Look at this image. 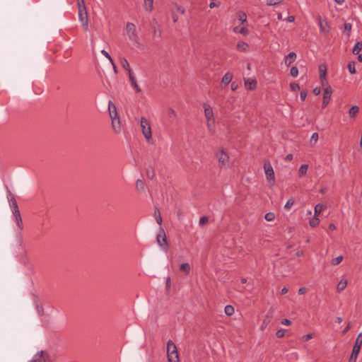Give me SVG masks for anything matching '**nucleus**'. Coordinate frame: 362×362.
I'll list each match as a JSON object with an SVG mask.
<instances>
[{
	"label": "nucleus",
	"instance_id": "55",
	"mask_svg": "<svg viewBox=\"0 0 362 362\" xmlns=\"http://www.w3.org/2000/svg\"><path fill=\"white\" fill-rule=\"evenodd\" d=\"M351 24L349 23H346L344 24V30L347 31H350L351 30Z\"/></svg>",
	"mask_w": 362,
	"mask_h": 362
},
{
	"label": "nucleus",
	"instance_id": "12",
	"mask_svg": "<svg viewBox=\"0 0 362 362\" xmlns=\"http://www.w3.org/2000/svg\"><path fill=\"white\" fill-rule=\"evenodd\" d=\"M204 111V117L206 120L214 119L213 109L211 105L208 103L203 104Z\"/></svg>",
	"mask_w": 362,
	"mask_h": 362
},
{
	"label": "nucleus",
	"instance_id": "42",
	"mask_svg": "<svg viewBox=\"0 0 362 362\" xmlns=\"http://www.w3.org/2000/svg\"><path fill=\"white\" fill-rule=\"evenodd\" d=\"M343 259V256L340 255V256H338L336 258L333 259L332 261V264L333 265H337L339 264V263H341V262L342 261Z\"/></svg>",
	"mask_w": 362,
	"mask_h": 362
},
{
	"label": "nucleus",
	"instance_id": "27",
	"mask_svg": "<svg viewBox=\"0 0 362 362\" xmlns=\"http://www.w3.org/2000/svg\"><path fill=\"white\" fill-rule=\"evenodd\" d=\"M238 18L240 21V23L242 25H247V16L245 13L244 12H239L238 13Z\"/></svg>",
	"mask_w": 362,
	"mask_h": 362
},
{
	"label": "nucleus",
	"instance_id": "56",
	"mask_svg": "<svg viewBox=\"0 0 362 362\" xmlns=\"http://www.w3.org/2000/svg\"><path fill=\"white\" fill-rule=\"evenodd\" d=\"M320 93H321V89H320V88L316 87V88H314V90H313V93H314L315 95H320Z\"/></svg>",
	"mask_w": 362,
	"mask_h": 362
},
{
	"label": "nucleus",
	"instance_id": "47",
	"mask_svg": "<svg viewBox=\"0 0 362 362\" xmlns=\"http://www.w3.org/2000/svg\"><path fill=\"white\" fill-rule=\"evenodd\" d=\"M209 221L208 217L206 216H202L199 219V226H203L204 225L206 224Z\"/></svg>",
	"mask_w": 362,
	"mask_h": 362
},
{
	"label": "nucleus",
	"instance_id": "2",
	"mask_svg": "<svg viewBox=\"0 0 362 362\" xmlns=\"http://www.w3.org/2000/svg\"><path fill=\"white\" fill-rule=\"evenodd\" d=\"M167 356L169 362H180L177 349L173 341H168L167 344Z\"/></svg>",
	"mask_w": 362,
	"mask_h": 362
},
{
	"label": "nucleus",
	"instance_id": "60",
	"mask_svg": "<svg viewBox=\"0 0 362 362\" xmlns=\"http://www.w3.org/2000/svg\"><path fill=\"white\" fill-rule=\"evenodd\" d=\"M281 323L284 325H290L291 322V320H288V319H284L282 321H281Z\"/></svg>",
	"mask_w": 362,
	"mask_h": 362
},
{
	"label": "nucleus",
	"instance_id": "15",
	"mask_svg": "<svg viewBox=\"0 0 362 362\" xmlns=\"http://www.w3.org/2000/svg\"><path fill=\"white\" fill-rule=\"evenodd\" d=\"M257 81L255 79H245V86L246 89L252 90L256 88L257 87Z\"/></svg>",
	"mask_w": 362,
	"mask_h": 362
},
{
	"label": "nucleus",
	"instance_id": "39",
	"mask_svg": "<svg viewBox=\"0 0 362 362\" xmlns=\"http://www.w3.org/2000/svg\"><path fill=\"white\" fill-rule=\"evenodd\" d=\"M320 223V219L317 216H315L311 220H310L309 224L311 227H315L317 226Z\"/></svg>",
	"mask_w": 362,
	"mask_h": 362
},
{
	"label": "nucleus",
	"instance_id": "53",
	"mask_svg": "<svg viewBox=\"0 0 362 362\" xmlns=\"http://www.w3.org/2000/svg\"><path fill=\"white\" fill-rule=\"evenodd\" d=\"M308 289L306 287H300L298 291V293L300 294V295H303L305 294L306 292H307Z\"/></svg>",
	"mask_w": 362,
	"mask_h": 362
},
{
	"label": "nucleus",
	"instance_id": "37",
	"mask_svg": "<svg viewBox=\"0 0 362 362\" xmlns=\"http://www.w3.org/2000/svg\"><path fill=\"white\" fill-rule=\"evenodd\" d=\"M324 209V206L322 204H317L315 206V216H318V215L322 212Z\"/></svg>",
	"mask_w": 362,
	"mask_h": 362
},
{
	"label": "nucleus",
	"instance_id": "6",
	"mask_svg": "<svg viewBox=\"0 0 362 362\" xmlns=\"http://www.w3.org/2000/svg\"><path fill=\"white\" fill-rule=\"evenodd\" d=\"M216 158L218 159V165L220 168H223L228 165L229 157L223 150L221 149L217 152Z\"/></svg>",
	"mask_w": 362,
	"mask_h": 362
},
{
	"label": "nucleus",
	"instance_id": "4",
	"mask_svg": "<svg viewBox=\"0 0 362 362\" xmlns=\"http://www.w3.org/2000/svg\"><path fill=\"white\" fill-rule=\"evenodd\" d=\"M264 170L268 182L271 187H273L275 185V175L274 169L269 161L264 163Z\"/></svg>",
	"mask_w": 362,
	"mask_h": 362
},
{
	"label": "nucleus",
	"instance_id": "51",
	"mask_svg": "<svg viewBox=\"0 0 362 362\" xmlns=\"http://www.w3.org/2000/svg\"><path fill=\"white\" fill-rule=\"evenodd\" d=\"M316 337L315 333H309L303 336V339H311L313 338Z\"/></svg>",
	"mask_w": 362,
	"mask_h": 362
},
{
	"label": "nucleus",
	"instance_id": "45",
	"mask_svg": "<svg viewBox=\"0 0 362 362\" xmlns=\"http://www.w3.org/2000/svg\"><path fill=\"white\" fill-rule=\"evenodd\" d=\"M290 74L292 76L296 77L298 74V69L296 66H292L290 70Z\"/></svg>",
	"mask_w": 362,
	"mask_h": 362
},
{
	"label": "nucleus",
	"instance_id": "57",
	"mask_svg": "<svg viewBox=\"0 0 362 362\" xmlns=\"http://www.w3.org/2000/svg\"><path fill=\"white\" fill-rule=\"evenodd\" d=\"M351 322H349L346 327L344 328V329L342 331V334H344L348 332V330L351 328Z\"/></svg>",
	"mask_w": 362,
	"mask_h": 362
},
{
	"label": "nucleus",
	"instance_id": "61",
	"mask_svg": "<svg viewBox=\"0 0 362 362\" xmlns=\"http://www.w3.org/2000/svg\"><path fill=\"white\" fill-rule=\"evenodd\" d=\"M176 7H177V11L180 12L182 14L185 13V8L180 7V6H176Z\"/></svg>",
	"mask_w": 362,
	"mask_h": 362
},
{
	"label": "nucleus",
	"instance_id": "63",
	"mask_svg": "<svg viewBox=\"0 0 362 362\" xmlns=\"http://www.w3.org/2000/svg\"><path fill=\"white\" fill-rule=\"evenodd\" d=\"M287 20L288 21L292 23L295 21V17L293 16H289L288 18H287Z\"/></svg>",
	"mask_w": 362,
	"mask_h": 362
},
{
	"label": "nucleus",
	"instance_id": "48",
	"mask_svg": "<svg viewBox=\"0 0 362 362\" xmlns=\"http://www.w3.org/2000/svg\"><path fill=\"white\" fill-rule=\"evenodd\" d=\"M290 88L293 91H296V90H298L300 89V86L296 83H291L290 84Z\"/></svg>",
	"mask_w": 362,
	"mask_h": 362
},
{
	"label": "nucleus",
	"instance_id": "44",
	"mask_svg": "<svg viewBox=\"0 0 362 362\" xmlns=\"http://www.w3.org/2000/svg\"><path fill=\"white\" fill-rule=\"evenodd\" d=\"M155 214H156V222L158 223V224H159L160 226L162 224V218H161L160 214L158 209L155 211Z\"/></svg>",
	"mask_w": 362,
	"mask_h": 362
},
{
	"label": "nucleus",
	"instance_id": "5",
	"mask_svg": "<svg viewBox=\"0 0 362 362\" xmlns=\"http://www.w3.org/2000/svg\"><path fill=\"white\" fill-rule=\"evenodd\" d=\"M126 34L129 39L132 42H137L139 40L136 32V26L134 23L128 22L125 28Z\"/></svg>",
	"mask_w": 362,
	"mask_h": 362
},
{
	"label": "nucleus",
	"instance_id": "52",
	"mask_svg": "<svg viewBox=\"0 0 362 362\" xmlns=\"http://www.w3.org/2000/svg\"><path fill=\"white\" fill-rule=\"evenodd\" d=\"M284 334H285V330L284 329H279L276 332V336L278 337V338H282L284 337Z\"/></svg>",
	"mask_w": 362,
	"mask_h": 362
},
{
	"label": "nucleus",
	"instance_id": "40",
	"mask_svg": "<svg viewBox=\"0 0 362 362\" xmlns=\"http://www.w3.org/2000/svg\"><path fill=\"white\" fill-rule=\"evenodd\" d=\"M264 218L267 221H272L275 218V215L272 212H269L265 214Z\"/></svg>",
	"mask_w": 362,
	"mask_h": 362
},
{
	"label": "nucleus",
	"instance_id": "31",
	"mask_svg": "<svg viewBox=\"0 0 362 362\" xmlns=\"http://www.w3.org/2000/svg\"><path fill=\"white\" fill-rule=\"evenodd\" d=\"M320 76L321 78H325L327 67L325 64H320L319 66Z\"/></svg>",
	"mask_w": 362,
	"mask_h": 362
},
{
	"label": "nucleus",
	"instance_id": "36",
	"mask_svg": "<svg viewBox=\"0 0 362 362\" xmlns=\"http://www.w3.org/2000/svg\"><path fill=\"white\" fill-rule=\"evenodd\" d=\"M358 112V107L356 105L352 106L349 111V114L351 117H355Z\"/></svg>",
	"mask_w": 362,
	"mask_h": 362
},
{
	"label": "nucleus",
	"instance_id": "23",
	"mask_svg": "<svg viewBox=\"0 0 362 362\" xmlns=\"http://www.w3.org/2000/svg\"><path fill=\"white\" fill-rule=\"evenodd\" d=\"M233 79V75L230 73H226L222 78L221 82L226 86L228 85Z\"/></svg>",
	"mask_w": 362,
	"mask_h": 362
},
{
	"label": "nucleus",
	"instance_id": "26",
	"mask_svg": "<svg viewBox=\"0 0 362 362\" xmlns=\"http://www.w3.org/2000/svg\"><path fill=\"white\" fill-rule=\"evenodd\" d=\"M308 169V164L301 165L298 169V175L300 177H303V176L305 175L307 173Z\"/></svg>",
	"mask_w": 362,
	"mask_h": 362
},
{
	"label": "nucleus",
	"instance_id": "9",
	"mask_svg": "<svg viewBox=\"0 0 362 362\" xmlns=\"http://www.w3.org/2000/svg\"><path fill=\"white\" fill-rule=\"evenodd\" d=\"M332 88L328 86L324 89L323 99H322V107H325L329 103L332 98Z\"/></svg>",
	"mask_w": 362,
	"mask_h": 362
},
{
	"label": "nucleus",
	"instance_id": "33",
	"mask_svg": "<svg viewBox=\"0 0 362 362\" xmlns=\"http://www.w3.org/2000/svg\"><path fill=\"white\" fill-rule=\"evenodd\" d=\"M180 269L181 271L184 272L186 274H188L190 272V266L188 263L182 264L180 267Z\"/></svg>",
	"mask_w": 362,
	"mask_h": 362
},
{
	"label": "nucleus",
	"instance_id": "35",
	"mask_svg": "<svg viewBox=\"0 0 362 362\" xmlns=\"http://www.w3.org/2000/svg\"><path fill=\"white\" fill-rule=\"evenodd\" d=\"M224 311L227 315L231 316L234 313V308L232 305H228L225 307Z\"/></svg>",
	"mask_w": 362,
	"mask_h": 362
},
{
	"label": "nucleus",
	"instance_id": "17",
	"mask_svg": "<svg viewBox=\"0 0 362 362\" xmlns=\"http://www.w3.org/2000/svg\"><path fill=\"white\" fill-rule=\"evenodd\" d=\"M272 317H273L272 311H269L267 313V315H266V316H265V317H264V320L262 322V324L261 325V329H265L269 325V323L272 321Z\"/></svg>",
	"mask_w": 362,
	"mask_h": 362
},
{
	"label": "nucleus",
	"instance_id": "59",
	"mask_svg": "<svg viewBox=\"0 0 362 362\" xmlns=\"http://www.w3.org/2000/svg\"><path fill=\"white\" fill-rule=\"evenodd\" d=\"M219 5H220V3H219V2H218V3H216V2H211V3L209 4V8H214V7H217V6H218Z\"/></svg>",
	"mask_w": 362,
	"mask_h": 362
},
{
	"label": "nucleus",
	"instance_id": "20",
	"mask_svg": "<svg viewBox=\"0 0 362 362\" xmlns=\"http://www.w3.org/2000/svg\"><path fill=\"white\" fill-rule=\"evenodd\" d=\"M9 203H10V206L12 209V212H13V214H16V211L17 213H19L20 211H19V209H18V204H17V202L16 200L15 199V198L13 197H12L10 199H9Z\"/></svg>",
	"mask_w": 362,
	"mask_h": 362
},
{
	"label": "nucleus",
	"instance_id": "1",
	"mask_svg": "<svg viewBox=\"0 0 362 362\" xmlns=\"http://www.w3.org/2000/svg\"><path fill=\"white\" fill-rule=\"evenodd\" d=\"M109 115L112 119V127L116 134L121 132V122L118 117L117 108L112 101L108 103Z\"/></svg>",
	"mask_w": 362,
	"mask_h": 362
},
{
	"label": "nucleus",
	"instance_id": "25",
	"mask_svg": "<svg viewBox=\"0 0 362 362\" xmlns=\"http://www.w3.org/2000/svg\"><path fill=\"white\" fill-rule=\"evenodd\" d=\"M120 64L123 69L127 70L129 73V70H132L128 61L124 57H120Z\"/></svg>",
	"mask_w": 362,
	"mask_h": 362
},
{
	"label": "nucleus",
	"instance_id": "14",
	"mask_svg": "<svg viewBox=\"0 0 362 362\" xmlns=\"http://www.w3.org/2000/svg\"><path fill=\"white\" fill-rule=\"evenodd\" d=\"M128 74H129V78L131 82V84L133 86V88H134L135 91L136 93H140L141 91V90L136 82V78L134 75L132 70H129V73H128Z\"/></svg>",
	"mask_w": 362,
	"mask_h": 362
},
{
	"label": "nucleus",
	"instance_id": "21",
	"mask_svg": "<svg viewBox=\"0 0 362 362\" xmlns=\"http://www.w3.org/2000/svg\"><path fill=\"white\" fill-rule=\"evenodd\" d=\"M13 216L15 217L16 222L18 228H19V230H23V221H22V218H21V213L20 212L17 213L16 211V214H13Z\"/></svg>",
	"mask_w": 362,
	"mask_h": 362
},
{
	"label": "nucleus",
	"instance_id": "28",
	"mask_svg": "<svg viewBox=\"0 0 362 362\" xmlns=\"http://www.w3.org/2000/svg\"><path fill=\"white\" fill-rule=\"evenodd\" d=\"M347 286V281L345 280V279H341L339 283H338V285H337V290L338 292H341V291H343L344 289H345V288Z\"/></svg>",
	"mask_w": 362,
	"mask_h": 362
},
{
	"label": "nucleus",
	"instance_id": "7",
	"mask_svg": "<svg viewBox=\"0 0 362 362\" xmlns=\"http://www.w3.org/2000/svg\"><path fill=\"white\" fill-rule=\"evenodd\" d=\"M78 18L81 21L82 26L84 30H88V16L86 8L84 10L81 9L78 10Z\"/></svg>",
	"mask_w": 362,
	"mask_h": 362
},
{
	"label": "nucleus",
	"instance_id": "46",
	"mask_svg": "<svg viewBox=\"0 0 362 362\" xmlns=\"http://www.w3.org/2000/svg\"><path fill=\"white\" fill-rule=\"evenodd\" d=\"M294 202H295L292 198L289 199L285 204V209H290L291 206L294 204Z\"/></svg>",
	"mask_w": 362,
	"mask_h": 362
},
{
	"label": "nucleus",
	"instance_id": "30",
	"mask_svg": "<svg viewBox=\"0 0 362 362\" xmlns=\"http://www.w3.org/2000/svg\"><path fill=\"white\" fill-rule=\"evenodd\" d=\"M361 49H362V42H358L355 44L354 47L352 49V53L354 54H358Z\"/></svg>",
	"mask_w": 362,
	"mask_h": 362
},
{
	"label": "nucleus",
	"instance_id": "24",
	"mask_svg": "<svg viewBox=\"0 0 362 362\" xmlns=\"http://www.w3.org/2000/svg\"><path fill=\"white\" fill-rule=\"evenodd\" d=\"M136 189L141 192H144L145 191V184L143 180L139 179L136 180Z\"/></svg>",
	"mask_w": 362,
	"mask_h": 362
},
{
	"label": "nucleus",
	"instance_id": "50",
	"mask_svg": "<svg viewBox=\"0 0 362 362\" xmlns=\"http://www.w3.org/2000/svg\"><path fill=\"white\" fill-rule=\"evenodd\" d=\"M101 53L103 55H104L107 59H108V60L110 61V63H112V59L111 57V56L109 54V53L107 52H106L105 49H103L101 51Z\"/></svg>",
	"mask_w": 362,
	"mask_h": 362
},
{
	"label": "nucleus",
	"instance_id": "8",
	"mask_svg": "<svg viewBox=\"0 0 362 362\" xmlns=\"http://www.w3.org/2000/svg\"><path fill=\"white\" fill-rule=\"evenodd\" d=\"M362 346V341H356L349 362H356Z\"/></svg>",
	"mask_w": 362,
	"mask_h": 362
},
{
	"label": "nucleus",
	"instance_id": "16",
	"mask_svg": "<svg viewBox=\"0 0 362 362\" xmlns=\"http://www.w3.org/2000/svg\"><path fill=\"white\" fill-rule=\"evenodd\" d=\"M247 25H244L243 26H235L233 28V32L235 33L241 34L244 36L247 35L249 33V30L247 29Z\"/></svg>",
	"mask_w": 362,
	"mask_h": 362
},
{
	"label": "nucleus",
	"instance_id": "58",
	"mask_svg": "<svg viewBox=\"0 0 362 362\" xmlns=\"http://www.w3.org/2000/svg\"><path fill=\"white\" fill-rule=\"evenodd\" d=\"M307 93L305 90H302L300 92V98L302 100H304L306 98Z\"/></svg>",
	"mask_w": 362,
	"mask_h": 362
},
{
	"label": "nucleus",
	"instance_id": "22",
	"mask_svg": "<svg viewBox=\"0 0 362 362\" xmlns=\"http://www.w3.org/2000/svg\"><path fill=\"white\" fill-rule=\"evenodd\" d=\"M236 47L238 51L247 52L248 49V45L243 41H240L238 42Z\"/></svg>",
	"mask_w": 362,
	"mask_h": 362
},
{
	"label": "nucleus",
	"instance_id": "49",
	"mask_svg": "<svg viewBox=\"0 0 362 362\" xmlns=\"http://www.w3.org/2000/svg\"><path fill=\"white\" fill-rule=\"evenodd\" d=\"M317 139H318V134L316 132L313 133L310 138V142L311 143L313 142V144H315L317 142Z\"/></svg>",
	"mask_w": 362,
	"mask_h": 362
},
{
	"label": "nucleus",
	"instance_id": "13",
	"mask_svg": "<svg viewBox=\"0 0 362 362\" xmlns=\"http://www.w3.org/2000/svg\"><path fill=\"white\" fill-rule=\"evenodd\" d=\"M31 362H49L47 354L44 351L37 353Z\"/></svg>",
	"mask_w": 362,
	"mask_h": 362
},
{
	"label": "nucleus",
	"instance_id": "62",
	"mask_svg": "<svg viewBox=\"0 0 362 362\" xmlns=\"http://www.w3.org/2000/svg\"><path fill=\"white\" fill-rule=\"evenodd\" d=\"M292 159H293V154H291V153L288 154L285 158V160H288V161L291 160Z\"/></svg>",
	"mask_w": 362,
	"mask_h": 362
},
{
	"label": "nucleus",
	"instance_id": "32",
	"mask_svg": "<svg viewBox=\"0 0 362 362\" xmlns=\"http://www.w3.org/2000/svg\"><path fill=\"white\" fill-rule=\"evenodd\" d=\"M156 175L155 170L153 167H148L146 169V176L148 178L153 180Z\"/></svg>",
	"mask_w": 362,
	"mask_h": 362
},
{
	"label": "nucleus",
	"instance_id": "64",
	"mask_svg": "<svg viewBox=\"0 0 362 362\" xmlns=\"http://www.w3.org/2000/svg\"><path fill=\"white\" fill-rule=\"evenodd\" d=\"M328 228H329V230H335V229H336V226H335V225H334V223H330V224L329 225V227H328Z\"/></svg>",
	"mask_w": 362,
	"mask_h": 362
},
{
	"label": "nucleus",
	"instance_id": "38",
	"mask_svg": "<svg viewBox=\"0 0 362 362\" xmlns=\"http://www.w3.org/2000/svg\"><path fill=\"white\" fill-rule=\"evenodd\" d=\"M348 69L351 74H355L356 70V62H350L348 64Z\"/></svg>",
	"mask_w": 362,
	"mask_h": 362
},
{
	"label": "nucleus",
	"instance_id": "43",
	"mask_svg": "<svg viewBox=\"0 0 362 362\" xmlns=\"http://www.w3.org/2000/svg\"><path fill=\"white\" fill-rule=\"evenodd\" d=\"M78 10L86 8L84 0H77Z\"/></svg>",
	"mask_w": 362,
	"mask_h": 362
},
{
	"label": "nucleus",
	"instance_id": "10",
	"mask_svg": "<svg viewBox=\"0 0 362 362\" xmlns=\"http://www.w3.org/2000/svg\"><path fill=\"white\" fill-rule=\"evenodd\" d=\"M318 24L321 33H322L325 35H327L329 33L330 28L326 19H323L321 17H319Z\"/></svg>",
	"mask_w": 362,
	"mask_h": 362
},
{
	"label": "nucleus",
	"instance_id": "29",
	"mask_svg": "<svg viewBox=\"0 0 362 362\" xmlns=\"http://www.w3.org/2000/svg\"><path fill=\"white\" fill-rule=\"evenodd\" d=\"M145 9L151 12L153 10V0H144Z\"/></svg>",
	"mask_w": 362,
	"mask_h": 362
},
{
	"label": "nucleus",
	"instance_id": "18",
	"mask_svg": "<svg viewBox=\"0 0 362 362\" xmlns=\"http://www.w3.org/2000/svg\"><path fill=\"white\" fill-rule=\"evenodd\" d=\"M296 59V54L294 52H290L284 58V63L286 66H289Z\"/></svg>",
	"mask_w": 362,
	"mask_h": 362
},
{
	"label": "nucleus",
	"instance_id": "34",
	"mask_svg": "<svg viewBox=\"0 0 362 362\" xmlns=\"http://www.w3.org/2000/svg\"><path fill=\"white\" fill-rule=\"evenodd\" d=\"M167 114L168 117L171 119H175L177 118V113L173 108H168Z\"/></svg>",
	"mask_w": 362,
	"mask_h": 362
},
{
	"label": "nucleus",
	"instance_id": "11",
	"mask_svg": "<svg viewBox=\"0 0 362 362\" xmlns=\"http://www.w3.org/2000/svg\"><path fill=\"white\" fill-rule=\"evenodd\" d=\"M157 243L159 246L163 247V243L168 247V243L167 241L165 233L163 228H160L156 237Z\"/></svg>",
	"mask_w": 362,
	"mask_h": 362
},
{
	"label": "nucleus",
	"instance_id": "3",
	"mask_svg": "<svg viewBox=\"0 0 362 362\" xmlns=\"http://www.w3.org/2000/svg\"><path fill=\"white\" fill-rule=\"evenodd\" d=\"M140 125L144 138L147 141L150 142L152 140V132L149 122L145 117H142L141 118Z\"/></svg>",
	"mask_w": 362,
	"mask_h": 362
},
{
	"label": "nucleus",
	"instance_id": "54",
	"mask_svg": "<svg viewBox=\"0 0 362 362\" xmlns=\"http://www.w3.org/2000/svg\"><path fill=\"white\" fill-rule=\"evenodd\" d=\"M153 35L155 36H157L158 37H160L161 36V30H157L156 28H153Z\"/></svg>",
	"mask_w": 362,
	"mask_h": 362
},
{
	"label": "nucleus",
	"instance_id": "41",
	"mask_svg": "<svg viewBox=\"0 0 362 362\" xmlns=\"http://www.w3.org/2000/svg\"><path fill=\"white\" fill-rule=\"evenodd\" d=\"M282 1L283 0H267V4L268 6H274L281 4Z\"/></svg>",
	"mask_w": 362,
	"mask_h": 362
},
{
	"label": "nucleus",
	"instance_id": "19",
	"mask_svg": "<svg viewBox=\"0 0 362 362\" xmlns=\"http://www.w3.org/2000/svg\"><path fill=\"white\" fill-rule=\"evenodd\" d=\"M206 126L208 131L210 134H214L216 129V121L215 118L206 120Z\"/></svg>",
	"mask_w": 362,
	"mask_h": 362
}]
</instances>
